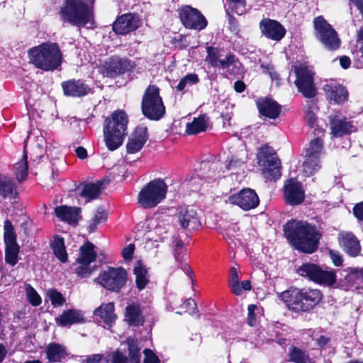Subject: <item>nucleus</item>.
<instances>
[{"mask_svg":"<svg viewBox=\"0 0 363 363\" xmlns=\"http://www.w3.org/2000/svg\"><path fill=\"white\" fill-rule=\"evenodd\" d=\"M284 235L298 250L313 252L318 247L320 234L306 222L291 220L284 226Z\"/></svg>","mask_w":363,"mask_h":363,"instance_id":"nucleus-1","label":"nucleus"},{"mask_svg":"<svg viewBox=\"0 0 363 363\" xmlns=\"http://www.w3.org/2000/svg\"><path fill=\"white\" fill-rule=\"evenodd\" d=\"M94 0H65L60 10V18L63 22L83 27L93 23Z\"/></svg>","mask_w":363,"mask_h":363,"instance_id":"nucleus-2","label":"nucleus"},{"mask_svg":"<svg viewBox=\"0 0 363 363\" xmlns=\"http://www.w3.org/2000/svg\"><path fill=\"white\" fill-rule=\"evenodd\" d=\"M279 298L289 310L306 312L313 308L322 299V294L318 289H298L291 288L279 294Z\"/></svg>","mask_w":363,"mask_h":363,"instance_id":"nucleus-3","label":"nucleus"},{"mask_svg":"<svg viewBox=\"0 0 363 363\" xmlns=\"http://www.w3.org/2000/svg\"><path fill=\"white\" fill-rule=\"evenodd\" d=\"M30 62L44 71H53L62 63V53L57 44L45 43L28 51Z\"/></svg>","mask_w":363,"mask_h":363,"instance_id":"nucleus-4","label":"nucleus"},{"mask_svg":"<svg viewBox=\"0 0 363 363\" xmlns=\"http://www.w3.org/2000/svg\"><path fill=\"white\" fill-rule=\"evenodd\" d=\"M128 119L123 111H114L105 120L104 138L107 148L113 151L122 145L127 133Z\"/></svg>","mask_w":363,"mask_h":363,"instance_id":"nucleus-5","label":"nucleus"},{"mask_svg":"<svg viewBox=\"0 0 363 363\" xmlns=\"http://www.w3.org/2000/svg\"><path fill=\"white\" fill-rule=\"evenodd\" d=\"M167 186L161 179H154L140 191L138 202L143 208H152L161 203L166 197Z\"/></svg>","mask_w":363,"mask_h":363,"instance_id":"nucleus-6","label":"nucleus"},{"mask_svg":"<svg viewBox=\"0 0 363 363\" xmlns=\"http://www.w3.org/2000/svg\"><path fill=\"white\" fill-rule=\"evenodd\" d=\"M141 108L143 113L150 120H159L165 113V108L160 90L155 86H149L143 95Z\"/></svg>","mask_w":363,"mask_h":363,"instance_id":"nucleus-7","label":"nucleus"},{"mask_svg":"<svg viewBox=\"0 0 363 363\" xmlns=\"http://www.w3.org/2000/svg\"><path fill=\"white\" fill-rule=\"evenodd\" d=\"M257 157L266 179L277 180L280 178L281 162L272 148L267 145L262 146L257 152Z\"/></svg>","mask_w":363,"mask_h":363,"instance_id":"nucleus-8","label":"nucleus"},{"mask_svg":"<svg viewBox=\"0 0 363 363\" xmlns=\"http://www.w3.org/2000/svg\"><path fill=\"white\" fill-rule=\"evenodd\" d=\"M301 277L325 286H332L336 281L335 272L328 267H321L312 263L303 264L298 269Z\"/></svg>","mask_w":363,"mask_h":363,"instance_id":"nucleus-9","label":"nucleus"},{"mask_svg":"<svg viewBox=\"0 0 363 363\" xmlns=\"http://www.w3.org/2000/svg\"><path fill=\"white\" fill-rule=\"evenodd\" d=\"M126 272L121 267H108L94 279V282L107 290L118 291L126 282Z\"/></svg>","mask_w":363,"mask_h":363,"instance_id":"nucleus-10","label":"nucleus"},{"mask_svg":"<svg viewBox=\"0 0 363 363\" xmlns=\"http://www.w3.org/2000/svg\"><path fill=\"white\" fill-rule=\"evenodd\" d=\"M313 25L316 38L325 48L334 50L340 47V40L337 37V32L323 16L315 18Z\"/></svg>","mask_w":363,"mask_h":363,"instance_id":"nucleus-11","label":"nucleus"},{"mask_svg":"<svg viewBox=\"0 0 363 363\" xmlns=\"http://www.w3.org/2000/svg\"><path fill=\"white\" fill-rule=\"evenodd\" d=\"M296 79L295 84L298 91L307 98L313 97L315 94V88L313 82V72L307 64H300L295 66Z\"/></svg>","mask_w":363,"mask_h":363,"instance_id":"nucleus-12","label":"nucleus"},{"mask_svg":"<svg viewBox=\"0 0 363 363\" xmlns=\"http://www.w3.org/2000/svg\"><path fill=\"white\" fill-rule=\"evenodd\" d=\"M4 240L5 243V261L10 265L14 266L18 260L19 246L16 241L14 227L9 220L4 221Z\"/></svg>","mask_w":363,"mask_h":363,"instance_id":"nucleus-13","label":"nucleus"},{"mask_svg":"<svg viewBox=\"0 0 363 363\" xmlns=\"http://www.w3.org/2000/svg\"><path fill=\"white\" fill-rule=\"evenodd\" d=\"M94 248V246L88 242L79 249V256L77 259L79 266L76 268L75 272L82 278L90 276L95 269L90 266V264L95 261L96 257V253Z\"/></svg>","mask_w":363,"mask_h":363,"instance_id":"nucleus-14","label":"nucleus"},{"mask_svg":"<svg viewBox=\"0 0 363 363\" xmlns=\"http://www.w3.org/2000/svg\"><path fill=\"white\" fill-rule=\"evenodd\" d=\"M178 12L180 20L186 28L199 30L206 28L207 21L196 9L184 5L179 9Z\"/></svg>","mask_w":363,"mask_h":363,"instance_id":"nucleus-15","label":"nucleus"},{"mask_svg":"<svg viewBox=\"0 0 363 363\" xmlns=\"http://www.w3.org/2000/svg\"><path fill=\"white\" fill-rule=\"evenodd\" d=\"M133 67V63L130 60L114 56L106 62L100 69L104 76L114 78L131 70Z\"/></svg>","mask_w":363,"mask_h":363,"instance_id":"nucleus-16","label":"nucleus"},{"mask_svg":"<svg viewBox=\"0 0 363 363\" xmlns=\"http://www.w3.org/2000/svg\"><path fill=\"white\" fill-rule=\"evenodd\" d=\"M228 201L233 205H237L245 211L256 208L259 202L257 193L251 189H243L239 193L228 197Z\"/></svg>","mask_w":363,"mask_h":363,"instance_id":"nucleus-17","label":"nucleus"},{"mask_svg":"<svg viewBox=\"0 0 363 363\" xmlns=\"http://www.w3.org/2000/svg\"><path fill=\"white\" fill-rule=\"evenodd\" d=\"M142 24L139 16L125 13L117 18L113 25V30L118 34H127L138 29Z\"/></svg>","mask_w":363,"mask_h":363,"instance_id":"nucleus-18","label":"nucleus"},{"mask_svg":"<svg viewBox=\"0 0 363 363\" xmlns=\"http://www.w3.org/2000/svg\"><path fill=\"white\" fill-rule=\"evenodd\" d=\"M284 194L286 202L292 206L300 204L305 198L302 185L296 179H290L286 182Z\"/></svg>","mask_w":363,"mask_h":363,"instance_id":"nucleus-19","label":"nucleus"},{"mask_svg":"<svg viewBox=\"0 0 363 363\" xmlns=\"http://www.w3.org/2000/svg\"><path fill=\"white\" fill-rule=\"evenodd\" d=\"M181 226L188 230H194L201 225L197 210L194 206L181 208L178 213Z\"/></svg>","mask_w":363,"mask_h":363,"instance_id":"nucleus-20","label":"nucleus"},{"mask_svg":"<svg viewBox=\"0 0 363 363\" xmlns=\"http://www.w3.org/2000/svg\"><path fill=\"white\" fill-rule=\"evenodd\" d=\"M147 140V128L139 126L130 134L127 145V152L135 154L139 152Z\"/></svg>","mask_w":363,"mask_h":363,"instance_id":"nucleus-21","label":"nucleus"},{"mask_svg":"<svg viewBox=\"0 0 363 363\" xmlns=\"http://www.w3.org/2000/svg\"><path fill=\"white\" fill-rule=\"evenodd\" d=\"M259 27L263 35L274 40H280L286 32L284 28L279 22L271 19L261 21Z\"/></svg>","mask_w":363,"mask_h":363,"instance_id":"nucleus-22","label":"nucleus"},{"mask_svg":"<svg viewBox=\"0 0 363 363\" xmlns=\"http://www.w3.org/2000/svg\"><path fill=\"white\" fill-rule=\"evenodd\" d=\"M323 89L327 98L335 104H340L347 100V91L342 85L335 82H328L323 86Z\"/></svg>","mask_w":363,"mask_h":363,"instance_id":"nucleus-23","label":"nucleus"},{"mask_svg":"<svg viewBox=\"0 0 363 363\" xmlns=\"http://www.w3.org/2000/svg\"><path fill=\"white\" fill-rule=\"evenodd\" d=\"M338 241L341 248L350 256L355 257L359 253V242L352 233H340L338 235Z\"/></svg>","mask_w":363,"mask_h":363,"instance_id":"nucleus-24","label":"nucleus"},{"mask_svg":"<svg viewBox=\"0 0 363 363\" xmlns=\"http://www.w3.org/2000/svg\"><path fill=\"white\" fill-rule=\"evenodd\" d=\"M256 105L263 116L274 119L280 114L281 106L272 99L259 98L256 101Z\"/></svg>","mask_w":363,"mask_h":363,"instance_id":"nucleus-25","label":"nucleus"},{"mask_svg":"<svg viewBox=\"0 0 363 363\" xmlns=\"http://www.w3.org/2000/svg\"><path fill=\"white\" fill-rule=\"evenodd\" d=\"M56 323L62 327H69L73 324L84 323V314L77 309H69L62 312V313L55 318Z\"/></svg>","mask_w":363,"mask_h":363,"instance_id":"nucleus-26","label":"nucleus"},{"mask_svg":"<svg viewBox=\"0 0 363 363\" xmlns=\"http://www.w3.org/2000/svg\"><path fill=\"white\" fill-rule=\"evenodd\" d=\"M64 94L69 96L80 97L86 95L90 89L80 80H69L62 83Z\"/></svg>","mask_w":363,"mask_h":363,"instance_id":"nucleus-27","label":"nucleus"},{"mask_svg":"<svg viewBox=\"0 0 363 363\" xmlns=\"http://www.w3.org/2000/svg\"><path fill=\"white\" fill-rule=\"evenodd\" d=\"M331 133L335 137H340L344 134L350 133L355 130V127L345 118H341L335 115L330 116Z\"/></svg>","mask_w":363,"mask_h":363,"instance_id":"nucleus-28","label":"nucleus"},{"mask_svg":"<svg viewBox=\"0 0 363 363\" xmlns=\"http://www.w3.org/2000/svg\"><path fill=\"white\" fill-rule=\"evenodd\" d=\"M56 216L71 225L76 224L79 218L80 208L74 206H60L55 208Z\"/></svg>","mask_w":363,"mask_h":363,"instance_id":"nucleus-29","label":"nucleus"},{"mask_svg":"<svg viewBox=\"0 0 363 363\" xmlns=\"http://www.w3.org/2000/svg\"><path fill=\"white\" fill-rule=\"evenodd\" d=\"M316 138L312 140L306 148V155L308 157H314L319 159L323 152V141L321 137L323 136L324 133L322 128L315 129L313 133Z\"/></svg>","mask_w":363,"mask_h":363,"instance_id":"nucleus-30","label":"nucleus"},{"mask_svg":"<svg viewBox=\"0 0 363 363\" xmlns=\"http://www.w3.org/2000/svg\"><path fill=\"white\" fill-rule=\"evenodd\" d=\"M147 222L148 231L153 232L156 237L163 240L165 238L164 234L167 232L169 228L168 222L164 219L156 218H150Z\"/></svg>","mask_w":363,"mask_h":363,"instance_id":"nucleus-31","label":"nucleus"},{"mask_svg":"<svg viewBox=\"0 0 363 363\" xmlns=\"http://www.w3.org/2000/svg\"><path fill=\"white\" fill-rule=\"evenodd\" d=\"M208 125V117L206 114L194 118L191 123L186 124V131L189 135H195L206 130Z\"/></svg>","mask_w":363,"mask_h":363,"instance_id":"nucleus-32","label":"nucleus"},{"mask_svg":"<svg viewBox=\"0 0 363 363\" xmlns=\"http://www.w3.org/2000/svg\"><path fill=\"white\" fill-rule=\"evenodd\" d=\"M102 184V182L84 184L79 189H80V196L85 199V201L96 199L101 193Z\"/></svg>","mask_w":363,"mask_h":363,"instance_id":"nucleus-33","label":"nucleus"},{"mask_svg":"<svg viewBox=\"0 0 363 363\" xmlns=\"http://www.w3.org/2000/svg\"><path fill=\"white\" fill-rule=\"evenodd\" d=\"M240 62L233 55L223 54L217 67L229 74L237 73L239 68Z\"/></svg>","mask_w":363,"mask_h":363,"instance_id":"nucleus-34","label":"nucleus"},{"mask_svg":"<svg viewBox=\"0 0 363 363\" xmlns=\"http://www.w3.org/2000/svg\"><path fill=\"white\" fill-rule=\"evenodd\" d=\"M17 195L13 181L6 177H0V196L4 199H14Z\"/></svg>","mask_w":363,"mask_h":363,"instance_id":"nucleus-35","label":"nucleus"},{"mask_svg":"<svg viewBox=\"0 0 363 363\" xmlns=\"http://www.w3.org/2000/svg\"><path fill=\"white\" fill-rule=\"evenodd\" d=\"M47 358L50 362H60L67 355L65 348L57 343H50L46 348Z\"/></svg>","mask_w":363,"mask_h":363,"instance_id":"nucleus-36","label":"nucleus"},{"mask_svg":"<svg viewBox=\"0 0 363 363\" xmlns=\"http://www.w3.org/2000/svg\"><path fill=\"white\" fill-rule=\"evenodd\" d=\"M94 314L96 316L101 317L106 324L111 325L116 319L113 303H108L106 304H102L99 308L94 311Z\"/></svg>","mask_w":363,"mask_h":363,"instance_id":"nucleus-37","label":"nucleus"},{"mask_svg":"<svg viewBox=\"0 0 363 363\" xmlns=\"http://www.w3.org/2000/svg\"><path fill=\"white\" fill-rule=\"evenodd\" d=\"M125 320L128 321L129 324L134 325L143 324V318L140 313L138 305L133 304L126 307Z\"/></svg>","mask_w":363,"mask_h":363,"instance_id":"nucleus-38","label":"nucleus"},{"mask_svg":"<svg viewBox=\"0 0 363 363\" xmlns=\"http://www.w3.org/2000/svg\"><path fill=\"white\" fill-rule=\"evenodd\" d=\"M134 274L135 275V282L137 287L139 290H143L145 289L146 285L147 284L148 276H147V270L143 265L141 262L138 261L134 267Z\"/></svg>","mask_w":363,"mask_h":363,"instance_id":"nucleus-39","label":"nucleus"},{"mask_svg":"<svg viewBox=\"0 0 363 363\" xmlns=\"http://www.w3.org/2000/svg\"><path fill=\"white\" fill-rule=\"evenodd\" d=\"M315 108V104L312 101H307V105L304 108L305 119L311 127L312 133H313L315 129L320 128L317 125V118L314 113Z\"/></svg>","mask_w":363,"mask_h":363,"instance_id":"nucleus-40","label":"nucleus"},{"mask_svg":"<svg viewBox=\"0 0 363 363\" xmlns=\"http://www.w3.org/2000/svg\"><path fill=\"white\" fill-rule=\"evenodd\" d=\"M52 250L56 257L62 262H65L67 260V254L65 250L64 239L60 237H56L52 243Z\"/></svg>","mask_w":363,"mask_h":363,"instance_id":"nucleus-41","label":"nucleus"},{"mask_svg":"<svg viewBox=\"0 0 363 363\" xmlns=\"http://www.w3.org/2000/svg\"><path fill=\"white\" fill-rule=\"evenodd\" d=\"M128 350L129 357L131 363H140V348L138 346V342L132 337H129L126 340Z\"/></svg>","mask_w":363,"mask_h":363,"instance_id":"nucleus-42","label":"nucleus"},{"mask_svg":"<svg viewBox=\"0 0 363 363\" xmlns=\"http://www.w3.org/2000/svg\"><path fill=\"white\" fill-rule=\"evenodd\" d=\"M199 79L196 74H187L180 79L176 89L178 91H183L186 89H188L193 85L196 84L197 83H199Z\"/></svg>","mask_w":363,"mask_h":363,"instance_id":"nucleus-43","label":"nucleus"},{"mask_svg":"<svg viewBox=\"0 0 363 363\" xmlns=\"http://www.w3.org/2000/svg\"><path fill=\"white\" fill-rule=\"evenodd\" d=\"M320 167V160L314 157L305 156V160L303 164V171L306 176L312 175Z\"/></svg>","mask_w":363,"mask_h":363,"instance_id":"nucleus-44","label":"nucleus"},{"mask_svg":"<svg viewBox=\"0 0 363 363\" xmlns=\"http://www.w3.org/2000/svg\"><path fill=\"white\" fill-rule=\"evenodd\" d=\"M290 360L295 363H311L308 354L298 347H291L289 350Z\"/></svg>","mask_w":363,"mask_h":363,"instance_id":"nucleus-45","label":"nucleus"},{"mask_svg":"<svg viewBox=\"0 0 363 363\" xmlns=\"http://www.w3.org/2000/svg\"><path fill=\"white\" fill-rule=\"evenodd\" d=\"M106 220V213L102 208H98L96 213L89 220L88 227L89 232H94L96 229L97 225L99 223L104 222Z\"/></svg>","mask_w":363,"mask_h":363,"instance_id":"nucleus-46","label":"nucleus"},{"mask_svg":"<svg viewBox=\"0 0 363 363\" xmlns=\"http://www.w3.org/2000/svg\"><path fill=\"white\" fill-rule=\"evenodd\" d=\"M14 168L17 179L19 182L24 180L28 172L27 155L25 152L22 160L15 164Z\"/></svg>","mask_w":363,"mask_h":363,"instance_id":"nucleus-47","label":"nucleus"},{"mask_svg":"<svg viewBox=\"0 0 363 363\" xmlns=\"http://www.w3.org/2000/svg\"><path fill=\"white\" fill-rule=\"evenodd\" d=\"M228 4V11L230 10L232 12L238 15H242L246 12V2L245 0H226Z\"/></svg>","mask_w":363,"mask_h":363,"instance_id":"nucleus-48","label":"nucleus"},{"mask_svg":"<svg viewBox=\"0 0 363 363\" xmlns=\"http://www.w3.org/2000/svg\"><path fill=\"white\" fill-rule=\"evenodd\" d=\"M354 57L356 60L359 62L360 65L363 64V30L361 29L358 32L356 46L352 51Z\"/></svg>","mask_w":363,"mask_h":363,"instance_id":"nucleus-49","label":"nucleus"},{"mask_svg":"<svg viewBox=\"0 0 363 363\" xmlns=\"http://www.w3.org/2000/svg\"><path fill=\"white\" fill-rule=\"evenodd\" d=\"M208 55L206 57V62H208L211 66L216 67L219 61L223 54V52L215 48H207Z\"/></svg>","mask_w":363,"mask_h":363,"instance_id":"nucleus-50","label":"nucleus"},{"mask_svg":"<svg viewBox=\"0 0 363 363\" xmlns=\"http://www.w3.org/2000/svg\"><path fill=\"white\" fill-rule=\"evenodd\" d=\"M26 291L28 300L33 306H38L41 303V298L30 285L26 286Z\"/></svg>","mask_w":363,"mask_h":363,"instance_id":"nucleus-51","label":"nucleus"},{"mask_svg":"<svg viewBox=\"0 0 363 363\" xmlns=\"http://www.w3.org/2000/svg\"><path fill=\"white\" fill-rule=\"evenodd\" d=\"M48 296L51 301L52 304L55 307L62 306L65 301L62 295L55 289L49 290L48 291Z\"/></svg>","mask_w":363,"mask_h":363,"instance_id":"nucleus-52","label":"nucleus"},{"mask_svg":"<svg viewBox=\"0 0 363 363\" xmlns=\"http://www.w3.org/2000/svg\"><path fill=\"white\" fill-rule=\"evenodd\" d=\"M144 363H160L157 356L150 349L144 350Z\"/></svg>","mask_w":363,"mask_h":363,"instance_id":"nucleus-53","label":"nucleus"},{"mask_svg":"<svg viewBox=\"0 0 363 363\" xmlns=\"http://www.w3.org/2000/svg\"><path fill=\"white\" fill-rule=\"evenodd\" d=\"M181 308L184 309V311L192 313L196 309V301L194 299L188 298L183 303Z\"/></svg>","mask_w":363,"mask_h":363,"instance_id":"nucleus-54","label":"nucleus"},{"mask_svg":"<svg viewBox=\"0 0 363 363\" xmlns=\"http://www.w3.org/2000/svg\"><path fill=\"white\" fill-rule=\"evenodd\" d=\"M257 306L254 304L249 305L247 307V323L250 326H253L256 324V318L255 314V310Z\"/></svg>","mask_w":363,"mask_h":363,"instance_id":"nucleus-55","label":"nucleus"},{"mask_svg":"<svg viewBox=\"0 0 363 363\" xmlns=\"http://www.w3.org/2000/svg\"><path fill=\"white\" fill-rule=\"evenodd\" d=\"M329 255H330V259L333 261V263L335 266L339 267V266L342 265V258L339 252L334 251V250H330Z\"/></svg>","mask_w":363,"mask_h":363,"instance_id":"nucleus-56","label":"nucleus"},{"mask_svg":"<svg viewBox=\"0 0 363 363\" xmlns=\"http://www.w3.org/2000/svg\"><path fill=\"white\" fill-rule=\"evenodd\" d=\"M242 163H244L242 160L232 157L231 160L228 162V164H225V169L231 170L240 166Z\"/></svg>","mask_w":363,"mask_h":363,"instance_id":"nucleus-57","label":"nucleus"},{"mask_svg":"<svg viewBox=\"0 0 363 363\" xmlns=\"http://www.w3.org/2000/svg\"><path fill=\"white\" fill-rule=\"evenodd\" d=\"M113 363H127V358L119 351L113 354Z\"/></svg>","mask_w":363,"mask_h":363,"instance_id":"nucleus-58","label":"nucleus"},{"mask_svg":"<svg viewBox=\"0 0 363 363\" xmlns=\"http://www.w3.org/2000/svg\"><path fill=\"white\" fill-rule=\"evenodd\" d=\"M355 217L359 220H363V202L356 204L353 209Z\"/></svg>","mask_w":363,"mask_h":363,"instance_id":"nucleus-59","label":"nucleus"},{"mask_svg":"<svg viewBox=\"0 0 363 363\" xmlns=\"http://www.w3.org/2000/svg\"><path fill=\"white\" fill-rule=\"evenodd\" d=\"M102 359V355L99 354L88 356L82 360V363H99Z\"/></svg>","mask_w":363,"mask_h":363,"instance_id":"nucleus-60","label":"nucleus"},{"mask_svg":"<svg viewBox=\"0 0 363 363\" xmlns=\"http://www.w3.org/2000/svg\"><path fill=\"white\" fill-rule=\"evenodd\" d=\"M133 254V245H129L128 247L123 249V256L125 259H130Z\"/></svg>","mask_w":363,"mask_h":363,"instance_id":"nucleus-61","label":"nucleus"},{"mask_svg":"<svg viewBox=\"0 0 363 363\" xmlns=\"http://www.w3.org/2000/svg\"><path fill=\"white\" fill-rule=\"evenodd\" d=\"M239 282L238 272L235 267L230 269V284Z\"/></svg>","mask_w":363,"mask_h":363,"instance_id":"nucleus-62","label":"nucleus"},{"mask_svg":"<svg viewBox=\"0 0 363 363\" xmlns=\"http://www.w3.org/2000/svg\"><path fill=\"white\" fill-rule=\"evenodd\" d=\"M230 286L232 292L236 296H240L242 294V289L241 286H240V283L230 284Z\"/></svg>","mask_w":363,"mask_h":363,"instance_id":"nucleus-63","label":"nucleus"},{"mask_svg":"<svg viewBox=\"0 0 363 363\" xmlns=\"http://www.w3.org/2000/svg\"><path fill=\"white\" fill-rule=\"evenodd\" d=\"M75 152L80 159H85L87 157L86 150L83 147L76 148Z\"/></svg>","mask_w":363,"mask_h":363,"instance_id":"nucleus-64","label":"nucleus"}]
</instances>
